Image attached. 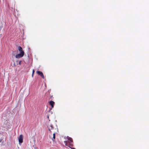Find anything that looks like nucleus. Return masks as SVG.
Instances as JSON below:
<instances>
[{"label":"nucleus","instance_id":"6e6552de","mask_svg":"<svg viewBox=\"0 0 149 149\" xmlns=\"http://www.w3.org/2000/svg\"><path fill=\"white\" fill-rule=\"evenodd\" d=\"M70 143H72V139L71 140H70V141H68Z\"/></svg>","mask_w":149,"mask_h":149},{"label":"nucleus","instance_id":"423d86ee","mask_svg":"<svg viewBox=\"0 0 149 149\" xmlns=\"http://www.w3.org/2000/svg\"><path fill=\"white\" fill-rule=\"evenodd\" d=\"M48 130H49L51 132H52V131H51V130H52L53 127V125H52L51 124L50 126H48Z\"/></svg>","mask_w":149,"mask_h":149},{"label":"nucleus","instance_id":"2eb2a0df","mask_svg":"<svg viewBox=\"0 0 149 149\" xmlns=\"http://www.w3.org/2000/svg\"><path fill=\"white\" fill-rule=\"evenodd\" d=\"M70 145L71 146H72V145H71V144H70Z\"/></svg>","mask_w":149,"mask_h":149},{"label":"nucleus","instance_id":"9d476101","mask_svg":"<svg viewBox=\"0 0 149 149\" xmlns=\"http://www.w3.org/2000/svg\"><path fill=\"white\" fill-rule=\"evenodd\" d=\"M34 72V70H33L32 74V77L33 76V75Z\"/></svg>","mask_w":149,"mask_h":149},{"label":"nucleus","instance_id":"1a4fd4ad","mask_svg":"<svg viewBox=\"0 0 149 149\" xmlns=\"http://www.w3.org/2000/svg\"><path fill=\"white\" fill-rule=\"evenodd\" d=\"M68 140L69 141H70V140H71V139H72V138H70V137H68Z\"/></svg>","mask_w":149,"mask_h":149},{"label":"nucleus","instance_id":"f257e3e1","mask_svg":"<svg viewBox=\"0 0 149 149\" xmlns=\"http://www.w3.org/2000/svg\"><path fill=\"white\" fill-rule=\"evenodd\" d=\"M24 55V54L23 53V52H22L19 54H16L15 56V57L17 58H21Z\"/></svg>","mask_w":149,"mask_h":149},{"label":"nucleus","instance_id":"0eeeda50","mask_svg":"<svg viewBox=\"0 0 149 149\" xmlns=\"http://www.w3.org/2000/svg\"><path fill=\"white\" fill-rule=\"evenodd\" d=\"M55 132H54L53 134V138H52V139L53 141H54L55 139Z\"/></svg>","mask_w":149,"mask_h":149},{"label":"nucleus","instance_id":"f03ea898","mask_svg":"<svg viewBox=\"0 0 149 149\" xmlns=\"http://www.w3.org/2000/svg\"><path fill=\"white\" fill-rule=\"evenodd\" d=\"M19 143H22L23 141V136L22 135H20L18 138Z\"/></svg>","mask_w":149,"mask_h":149},{"label":"nucleus","instance_id":"4468645a","mask_svg":"<svg viewBox=\"0 0 149 149\" xmlns=\"http://www.w3.org/2000/svg\"><path fill=\"white\" fill-rule=\"evenodd\" d=\"M47 118H49V116H47Z\"/></svg>","mask_w":149,"mask_h":149},{"label":"nucleus","instance_id":"39448f33","mask_svg":"<svg viewBox=\"0 0 149 149\" xmlns=\"http://www.w3.org/2000/svg\"><path fill=\"white\" fill-rule=\"evenodd\" d=\"M18 49L19 52L20 53H21L23 52V53L24 54V52L22 50V48L20 46H19L18 47Z\"/></svg>","mask_w":149,"mask_h":149},{"label":"nucleus","instance_id":"20e7f679","mask_svg":"<svg viewBox=\"0 0 149 149\" xmlns=\"http://www.w3.org/2000/svg\"><path fill=\"white\" fill-rule=\"evenodd\" d=\"M54 104L55 103L54 101H50L49 104L51 106L52 109L53 108Z\"/></svg>","mask_w":149,"mask_h":149},{"label":"nucleus","instance_id":"7ed1b4c3","mask_svg":"<svg viewBox=\"0 0 149 149\" xmlns=\"http://www.w3.org/2000/svg\"><path fill=\"white\" fill-rule=\"evenodd\" d=\"M36 73L40 75L42 78H44V75L41 72L38 71H36Z\"/></svg>","mask_w":149,"mask_h":149},{"label":"nucleus","instance_id":"ddd939ff","mask_svg":"<svg viewBox=\"0 0 149 149\" xmlns=\"http://www.w3.org/2000/svg\"><path fill=\"white\" fill-rule=\"evenodd\" d=\"M71 149H75L74 148H71Z\"/></svg>","mask_w":149,"mask_h":149},{"label":"nucleus","instance_id":"9b49d317","mask_svg":"<svg viewBox=\"0 0 149 149\" xmlns=\"http://www.w3.org/2000/svg\"><path fill=\"white\" fill-rule=\"evenodd\" d=\"M64 142L65 143V145L66 146H68V145H67V142L66 141H64Z\"/></svg>","mask_w":149,"mask_h":149},{"label":"nucleus","instance_id":"f8f14e48","mask_svg":"<svg viewBox=\"0 0 149 149\" xmlns=\"http://www.w3.org/2000/svg\"><path fill=\"white\" fill-rule=\"evenodd\" d=\"M21 62L22 61H20L19 63V64L20 65H21Z\"/></svg>","mask_w":149,"mask_h":149}]
</instances>
